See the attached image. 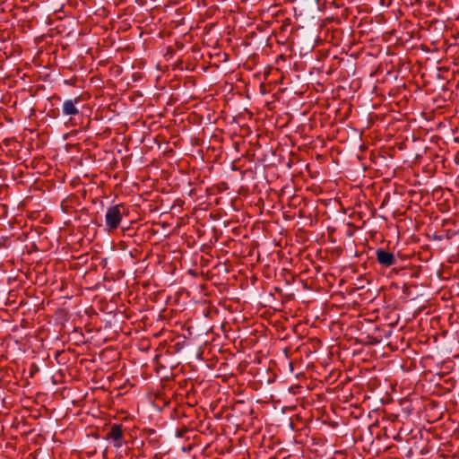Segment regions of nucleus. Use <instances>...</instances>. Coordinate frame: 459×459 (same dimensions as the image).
<instances>
[{
	"instance_id": "f257e3e1",
	"label": "nucleus",
	"mask_w": 459,
	"mask_h": 459,
	"mask_svg": "<svg viewBox=\"0 0 459 459\" xmlns=\"http://www.w3.org/2000/svg\"><path fill=\"white\" fill-rule=\"evenodd\" d=\"M126 211V209L122 204L109 206L107 209L105 224L108 230H115L118 228Z\"/></svg>"
},
{
	"instance_id": "f03ea898",
	"label": "nucleus",
	"mask_w": 459,
	"mask_h": 459,
	"mask_svg": "<svg viewBox=\"0 0 459 459\" xmlns=\"http://www.w3.org/2000/svg\"><path fill=\"white\" fill-rule=\"evenodd\" d=\"M108 439H111L114 446L116 447H121L123 445V431L121 425L114 424L111 426L108 433Z\"/></svg>"
},
{
	"instance_id": "7ed1b4c3",
	"label": "nucleus",
	"mask_w": 459,
	"mask_h": 459,
	"mask_svg": "<svg viewBox=\"0 0 459 459\" xmlns=\"http://www.w3.org/2000/svg\"><path fill=\"white\" fill-rule=\"evenodd\" d=\"M377 260L382 266L389 267L395 263V257L393 253L384 249H377L376 251Z\"/></svg>"
},
{
	"instance_id": "20e7f679",
	"label": "nucleus",
	"mask_w": 459,
	"mask_h": 459,
	"mask_svg": "<svg viewBox=\"0 0 459 459\" xmlns=\"http://www.w3.org/2000/svg\"><path fill=\"white\" fill-rule=\"evenodd\" d=\"M80 97H76L74 100H66L63 103L62 113L65 116H75L79 113V109L76 105L80 102Z\"/></svg>"
}]
</instances>
